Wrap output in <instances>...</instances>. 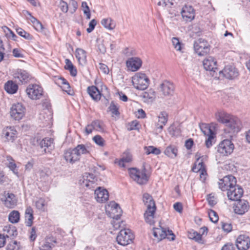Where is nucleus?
<instances>
[{
    "mask_svg": "<svg viewBox=\"0 0 250 250\" xmlns=\"http://www.w3.org/2000/svg\"><path fill=\"white\" fill-rule=\"evenodd\" d=\"M143 200L146 206V210L144 213V217L147 223L150 225L154 223V213L156 207L154 201L152 196L148 193H144L143 197Z\"/></svg>",
    "mask_w": 250,
    "mask_h": 250,
    "instance_id": "f257e3e1",
    "label": "nucleus"
},
{
    "mask_svg": "<svg viewBox=\"0 0 250 250\" xmlns=\"http://www.w3.org/2000/svg\"><path fill=\"white\" fill-rule=\"evenodd\" d=\"M133 87L139 90H144L149 84V79L146 74L142 72L136 73L131 78Z\"/></svg>",
    "mask_w": 250,
    "mask_h": 250,
    "instance_id": "f03ea898",
    "label": "nucleus"
},
{
    "mask_svg": "<svg viewBox=\"0 0 250 250\" xmlns=\"http://www.w3.org/2000/svg\"><path fill=\"white\" fill-rule=\"evenodd\" d=\"M195 157L196 161L192 167V170L195 172H199L200 180L204 182L206 179L207 172L204 165V161L207 160V156H201V154L197 152L195 154Z\"/></svg>",
    "mask_w": 250,
    "mask_h": 250,
    "instance_id": "7ed1b4c3",
    "label": "nucleus"
},
{
    "mask_svg": "<svg viewBox=\"0 0 250 250\" xmlns=\"http://www.w3.org/2000/svg\"><path fill=\"white\" fill-rule=\"evenodd\" d=\"M130 177L139 185L146 184L148 180V176L146 174V169L144 167L141 170L136 168L128 169Z\"/></svg>",
    "mask_w": 250,
    "mask_h": 250,
    "instance_id": "20e7f679",
    "label": "nucleus"
},
{
    "mask_svg": "<svg viewBox=\"0 0 250 250\" xmlns=\"http://www.w3.org/2000/svg\"><path fill=\"white\" fill-rule=\"evenodd\" d=\"M153 234L158 241L166 238L172 241L175 239V235L171 230L167 229V231L166 229L162 228L160 225L158 227L153 228Z\"/></svg>",
    "mask_w": 250,
    "mask_h": 250,
    "instance_id": "39448f33",
    "label": "nucleus"
},
{
    "mask_svg": "<svg viewBox=\"0 0 250 250\" xmlns=\"http://www.w3.org/2000/svg\"><path fill=\"white\" fill-rule=\"evenodd\" d=\"M133 238V235L130 229H123L120 230L116 240L119 244L126 246L132 242Z\"/></svg>",
    "mask_w": 250,
    "mask_h": 250,
    "instance_id": "423d86ee",
    "label": "nucleus"
},
{
    "mask_svg": "<svg viewBox=\"0 0 250 250\" xmlns=\"http://www.w3.org/2000/svg\"><path fill=\"white\" fill-rule=\"evenodd\" d=\"M26 93L29 98L32 100H39L43 95V89L38 84H29L26 89Z\"/></svg>",
    "mask_w": 250,
    "mask_h": 250,
    "instance_id": "0eeeda50",
    "label": "nucleus"
},
{
    "mask_svg": "<svg viewBox=\"0 0 250 250\" xmlns=\"http://www.w3.org/2000/svg\"><path fill=\"white\" fill-rule=\"evenodd\" d=\"M194 48L196 53L200 56L207 54L210 50V45L207 41L199 39L194 43Z\"/></svg>",
    "mask_w": 250,
    "mask_h": 250,
    "instance_id": "6e6552de",
    "label": "nucleus"
},
{
    "mask_svg": "<svg viewBox=\"0 0 250 250\" xmlns=\"http://www.w3.org/2000/svg\"><path fill=\"white\" fill-rule=\"evenodd\" d=\"M25 107L21 103L13 104L10 108V116L15 120H20L24 116Z\"/></svg>",
    "mask_w": 250,
    "mask_h": 250,
    "instance_id": "1a4fd4ad",
    "label": "nucleus"
},
{
    "mask_svg": "<svg viewBox=\"0 0 250 250\" xmlns=\"http://www.w3.org/2000/svg\"><path fill=\"white\" fill-rule=\"evenodd\" d=\"M236 185V180L235 177L229 175L219 180L218 182L219 188L222 191H228Z\"/></svg>",
    "mask_w": 250,
    "mask_h": 250,
    "instance_id": "9d476101",
    "label": "nucleus"
},
{
    "mask_svg": "<svg viewBox=\"0 0 250 250\" xmlns=\"http://www.w3.org/2000/svg\"><path fill=\"white\" fill-rule=\"evenodd\" d=\"M234 145L232 142L226 139L222 141L217 147L218 152L224 156H228L233 151Z\"/></svg>",
    "mask_w": 250,
    "mask_h": 250,
    "instance_id": "9b49d317",
    "label": "nucleus"
},
{
    "mask_svg": "<svg viewBox=\"0 0 250 250\" xmlns=\"http://www.w3.org/2000/svg\"><path fill=\"white\" fill-rule=\"evenodd\" d=\"M238 75V70L232 65H227L222 70L219 71L220 77L222 76L229 80L234 79Z\"/></svg>",
    "mask_w": 250,
    "mask_h": 250,
    "instance_id": "f8f14e48",
    "label": "nucleus"
},
{
    "mask_svg": "<svg viewBox=\"0 0 250 250\" xmlns=\"http://www.w3.org/2000/svg\"><path fill=\"white\" fill-rule=\"evenodd\" d=\"M225 125L228 131L233 134L238 132L240 130L241 123L238 118L231 115Z\"/></svg>",
    "mask_w": 250,
    "mask_h": 250,
    "instance_id": "ddd939ff",
    "label": "nucleus"
},
{
    "mask_svg": "<svg viewBox=\"0 0 250 250\" xmlns=\"http://www.w3.org/2000/svg\"><path fill=\"white\" fill-rule=\"evenodd\" d=\"M104 128V123L101 121L96 120L93 121L89 125H87L85 128V133L86 135H88L91 133L93 131L103 132Z\"/></svg>",
    "mask_w": 250,
    "mask_h": 250,
    "instance_id": "4468645a",
    "label": "nucleus"
},
{
    "mask_svg": "<svg viewBox=\"0 0 250 250\" xmlns=\"http://www.w3.org/2000/svg\"><path fill=\"white\" fill-rule=\"evenodd\" d=\"M160 91L163 96L171 97L174 94L175 86L172 83L164 81L160 84Z\"/></svg>",
    "mask_w": 250,
    "mask_h": 250,
    "instance_id": "2eb2a0df",
    "label": "nucleus"
},
{
    "mask_svg": "<svg viewBox=\"0 0 250 250\" xmlns=\"http://www.w3.org/2000/svg\"><path fill=\"white\" fill-rule=\"evenodd\" d=\"M243 194V189L238 185H235L231 188H229L227 191L228 198L232 201H238Z\"/></svg>",
    "mask_w": 250,
    "mask_h": 250,
    "instance_id": "dca6fc26",
    "label": "nucleus"
},
{
    "mask_svg": "<svg viewBox=\"0 0 250 250\" xmlns=\"http://www.w3.org/2000/svg\"><path fill=\"white\" fill-rule=\"evenodd\" d=\"M234 212L239 215H243L250 209L249 202L245 200H241L236 202L233 207Z\"/></svg>",
    "mask_w": 250,
    "mask_h": 250,
    "instance_id": "f3484780",
    "label": "nucleus"
},
{
    "mask_svg": "<svg viewBox=\"0 0 250 250\" xmlns=\"http://www.w3.org/2000/svg\"><path fill=\"white\" fill-rule=\"evenodd\" d=\"M236 246L238 250H247L250 247V238L245 235H239L236 240Z\"/></svg>",
    "mask_w": 250,
    "mask_h": 250,
    "instance_id": "a211bd4d",
    "label": "nucleus"
},
{
    "mask_svg": "<svg viewBox=\"0 0 250 250\" xmlns=\"http://www.w3.org/2000/svg\"><path fill=\"white\" fill-rule=\"evenodd\" d=\"M203 65L205 70L212 72V75L214 76V73L217 69V62L214 58L208 57L205 59L203 61Z\"/></svg>",
    "mask_w": 250,
    "mask_h": 250,
    "instance_id": "6ab92c4d",
    "label": "nucleus"
},
{
    "mask_svg": "<svg viewBox=\"0 0 250 250\" xmlns=\"http://www.w3.org/2000/svg\"><path fill=\"white\" fill-rule=\"evenodd\" d=\"M106 212H108L110 216L114 218L121 216L122 210L118 204L114 202H111L106 208Z\"/></svg>",
    "mask_w": 250,
    "mask_h": 250,
    "instance_id": "aec40b11",
    "label": "nucleus"
},
{
    "mask_svg": "<svg viewBox=\"0 0 250 250\" xmlns=\"http://www.w3.org/2000/svg\"><path fill=\"white\" fill-rule=\"evenodd\" d=\"M142 61L137 57H132L126 62V65L128 70L131 71H137L142 65Z\"/></svg>",
    "mask_w": 250,
    "mask_h": 250,
    "instance_id": "412c9836",
    "label": "nucleus"
},
{
    "mask_svg": "<svg viewBox=\"0 0 250 250\" xmlns=\"http://www.w3.org/2000/svg\"><path fill=\"white\" fill-rule=\"evenodd\" d=\"M95 198L99 203L106 202L109 198L108 192L105 189L98 187L95 190Z\"/></svg>",
    "mask_w": 250,
    "mask_h": 250,
    "instance_id": "4be33fe9",
    "label": "nucleus"
},
{
    "mask_svg": "<svg viewBox=\"0 0 250 250\" xmlns=\"http://www.w3.org/2000/svg\"><path fill=\"white\" fill-rule=\"evenodd\" d=\"M181 13L183 18L186 21H191L194 19L195 12L191 6H184L182 8Z\"/></svg>",
    "mask_w": 250,
    "mask_h": 250,
    "instance_id": "5701e85b",
    "label": "nucleus"
},
{
    "mask_svg": "<svg viewBox=\"0 0 250 250\" xmlns=\"http://www.w3.org/2000/svg\"><path fill=\"white\" fill-rule=\"evenodd\" d=\"M201 129L204 134L208 136V138L206 140V146L208 148H209L212 145L215 134L210 127L206 125L201 127Z\"/></svg>",
    "mask_w": 250,
    "mask_h": 250,
    "instance_id": "b1692460",
    "label": "nucleus"
},
{
    "mask_svg": "<svg viewBox=\"0 0 250 250\" xmlns=\"http://www.w3.org/2000/svg\"><path fill=\"white\" fill-rule=\"evenodd\" d=\"M13 77L16 81L21 83H27L30 80V75L25 70L17 69L14 73Z\"/></svg>",
    "mask_w": 250,
    "mask_h": 250,
    "instance_id": "393cba45",
    "label": "nucleus"
},
{
    "mask_svg": "<svg viewBox=\"0 0 250 250\" xmlns=\"http://www.w3.org/2000/svg\"><path fill=\"white\" fill-rule=\"evenodd\" d=\"M81 181V184L83 187H85L88 188H94L95 177L93 174L87 173H85Z\"/></svg>",
    "mask_w": 250,
    "mask_h": 250,
    "instance_id": "a878e982",
    "label": "nucleus"
},
{
    "mask_svg": "<svg viewBox=\"0 0 250 250\" xmlns=\"http://www.w3.org/2000/svg\"><path fill=\"white\" fill-rule=\"evenodd\" d=\"M65 160L70 164H74L75 162L79 160L78 156L76 154L74 149H69L66 150L63 154Z\"/></svg>",
    "mask_w": 250,
    "mask_h": 250,
    "instance_id": "bb28decb",
    "label": "nucleus"
},
{
    "mask_svg": "<svg viewBox=\"0 0 250 250\" xmlns=\"http://www.w3.org/2000/svg\"><path fill=\"white\" fill-rule=\"evenodd\" d=\"M5 199L4 201V204L6 207L8 208H14L17 204V199L15 195L11 193H4Z\"/></svg>",
    "mask_w": 250,
    "mask_h": 250,
    "instance_id": "cd10ccee",
    "label": "nucleus"
},
{
    "mask_svg": "<svg viewBox=\"0 0 250 250\" xmlns=\"http://www.w3.org/2000/svg\"><path fill=\"white\" fill-rule=\"evenodd\" d=\"M3 134L4 135L6 140L8 142H13L17 138V132L13 128L10 127H7L3 131Z\"/></svg>",
    "mask_w": 250,
    "mask_h": 250,
    "instance_id": "c85d7f7f",
    "label": "nucleus"
},
{
    "mask_svg": "<svg viewBox=\"0 0 250 250\" xmlns=\"http://www.w3.org/2000/svg\"><path fill=\"white\" fill-rule=\"evenodd\" d=\"M75 55L79 63L82 66H84L86 63V52L81 48H77L75 51Z\"/></svg>",
    "mask_w": 250,
    "mask_h": 250,
    "instance_id": "c756f323",
    "label": "nucleus"
},
{
    "mask_svg": "<svg viewBox=\"0 0 250 250\" xmlns=\"http://www.w3.org/2000/svg\"><path fill=\"white\" fill-rule=\"evenodd\" d=\"M132 156L129 152H125L124 153L123 157L120 159H116L115 163L117 164L120 167H125V163H129L132 161Z\"/></svg>",
    "mask_w": 250,
    "mask_h": 250,
    "instance_id": "7c9ffc66",
    "label": "nucleus"
},
{
    "mask_svg": "<svg viewBox=\"0 0 250 250\" xmlns=\"http://www.w3.org/2000/svg\"><path fill=\"white\" fill-rule=\"evenodd\" d=\"M168 119V114L165 112H161L158 115V121L157 124V128L161 131L164 126L166 125Z\"/></svg>",
    "mask_w": 250,
    "mask_h": 250,
    "instance_id": "2f4dec72",
    "label": "nucleus"
},
{
    "mask_svg": "<svg viewBox=\"0 0 250 250\" xmlns=\"http://www.w3.org/2000/svg\"><path fill=\"white\" fill-rule=\"evenodd\" d=\"M231 115L224 111H218L215 114L216 120L219 123L226 125Z\"/></svg>",
    "mask_w": 250,
    "mask_h": 250,
    "instance_id": "473e14b6",
    "label": "nucleus"
},
{
    "mask_svg": "<svg viewBox=\"0 0 250 250\" xmlns=\"http://www.w3.org/2000/svg\"><path fill=\"white\" fill-rule=\"evenodd\" d=\"M164 154L171 159H174L177 156L178 149L175 146L169 145L165 149Z\"/></svg>",
    "mask_w": 250,
    "mask_h": 250,
    "instance_id": "72a5a7b5",
    "label": "nucleus"
},
{
    "mask_svg": "<svg viewBox=\"0 0 250 250\" xmlns=\"http://www.w3.org/2000/svg\"><path fill=\"white\" fill-rule=\"evenodd\" d=\"M87 92L90 96L95 101H99L101 97V94L98 89L95 86H89Z\"/></svg>",
    "mask_w": 250,
    "mask_h": 250,
    "instance_id": "f704fd0d",
    "label": "nucleus"
},
{
    "mask_svg": "<svg viewBox=\"0 0 250 250\" xmlns=\"http://www.w3.org/2000/svg\"><path fill=\"white\" fill-rule=\"evenodd\" d=\"M33 211L30 207L26 208L25 212V224L27 226L30 227L33 224Z\"/></svg>",
    "mask_w": 250,
    "mask_h": 250,
    "instance_id": "c9c22d12",
    "label": "nucleus"
},
{
    "mask_svg": "<svg viewBox=\"0 0 250 250\" xmlns=\"http://www.w3.org/2000/svg\"><path fill=\"white\" fill-rule=\"evenodd\" d=\"M18 85L12 81H8L4 85V89L9 94H14L18 90Z\"/></svg>",
    "mask_w": 250,
    "mask_h": 250,
    "instance_id": "e433bc0d",
    "label": "nucleus"
},
{
    "mask_svg": "<svg viewBox=\"0 0 250 250\" xmlns=\"http://www.w3.org/2000/svg\"><path fill=\"white\" fill-rule=\"evenodd\" d=\"M101 24L105 28L109 30H113L116 27L115 22L110 18L103 19L101 21Z\"/></svg>",
    "mask_w": 250,
    "mask_h": 250,
    "instance_id": "4c0bfd02",
    "label": "nucleus"
},
{
    "mask_svg": "<svg viewBox=\"0 0 250 250\" xmlns=\"http://www.w3.org/2000/svg\"><path fill=\"white\" fill-rule=\"evenodd\" d=\"M58 83L61 85L62 90L67 92L69 95H72L70 86L68 82L63 78L60 77L58 79Z\"/></svg>",
    "mask_w": 250,
    "mask_h": 250,
    "instance_id": "58836bf2",
    "label": "nucleus"
},
{
    "mask_svg": "<svg viewBox=\"0 0 250 250\" xmlns=\"http://www.w3.org/2000/svg\"><path fill=\"white\" fill-rule=\"evenodd\" d=\"M53 140L49 138H45L40 141L39 145L41 148H43L44 151L46 153V149L52 147Z\"/></svg>",
    "mask_w": 250,
    "mask_h": 250,
    "instance_id": "ea45409f",
    "label": "nucleus"
},
{
    "mask_svg": "<svg viewBox=\"0 0 250 250\" xmlns=\"http://www.w3.org/2000/svg\"><path fill=\"white\" fill-rule=\"evenodd\" d=\"M74 149L79 159L82 155L86 154L89 153L86 147L83 144L78 145L74 148Z\"/></svg>",
    "mask_w": 250,
    "mask_h": 250,
    "instance_id": "a19ab883",
    "label": "nucleus"
},
{
    "mask_svg": "<svg viewBox=\"0 0 250 250\" xmlns=\"http://www.w3.org/2000/svg\"><path fill=\"white\" fill-rule=\"evenodd\" d=\"M143 97L147 102H152L155 98V92L150 89L143 93Z\"/></svg>",
    "mask_w": 250,
    "mask_h": 250,
    "instance_id": "79ce46f5",
    "label": "nucleus"
},
{
    "mask_svg": "<svg viewBox=\"0 0 250 250\" xmlns=\"http://www.w3.org/2000/svg\"><path fill=\"white\" fill-rule=\"evenodd\" d=\"M20 218V213L18 211L13 210L9 214L8 220L13 224L19 222Z\"/></svg>",
    "mask_w": 250,
    "mask_h": 250,
    "instance_id": "37998d69",
    "label": "nucleus"
},
{
    "mask_svg": "<svg viewBox=\"0 0 250 250\" xmlns=\"http://www.w3.org/2000/svg\"><path fill=\"white\" fill-rule=\"evenodd\" d=\"M55 4L62 13H66L68 11V4L63 0H57Z\"/></svg>",
    "mask_w": 250,
    "mask_h": 250,
    "instance_id": "c03bdc74",
    "label": "nucleus"
},
{
    "mask_svg": "<svg viewBox=\"0 0 250 250\" xmlns=\"http://www.w3.org/2000/svg\"><path fill=\"white\" fill-rule=\"evenodd\" d=\"M7 160L8 161L7 167L15 175H18V171L17 168V165L15 164L14 160L10 156L7 157Z\"/></svg>",
    "mask_w": 250,
    "mask_h": 250,
    "instance_id": "a18cd8bd",
    "label": "nucleus"
},
{
    "mask_svg": "<svg viewBox=\"0 0 250 250\" xmlns=\"http://www.w3.org/2000/svg\"><path fill=\"white\" fill-rule=\"evenodd\" d=\"M3 231L6 233L7 237L17 235V231L14 227L5 226L3 228Z\"/></svg>",
    "mask_w": 250,
    "mask_h": 250,
    "instance_id": "49530a36",
    "label": "nucleus"
},
{
    "mask_svg": "<svg viewBox=\"0 0 250 250\" xmlns=\"http://www.w3.org/2000/svg\"><path fill=\"white\" fill-rule=\"evenodd\" d=\"M145 150L146 153L147 155L150 154L151 153L158 155L160 154L161 151L159 149L153 146H149L145 147Z\"/></svg>",
    "mask_w": 250,
    "mask_h": 250,
    "instance_id": "de8ad7c7",
    "label": "nucleus"
},
{
    "mask_svg": "<svg viewBox=\"0 0 250 250\" xmlns=\"http://www.w3.org/2000/svg\"><path fill=\"white\" fill-rule=\"evenodd\" d=\"M174 0H158V5L163 8H169L173 4Z\"/></svg>",
    "mask_w": 250,
    "mask_h": 250,
    "instance_id": "09e8293b",
    "label": "nucleus"
},
{
    "mask_svg": "<svg viewBox=\"0 0 250 250\" xmlns=\"http://www.w3.org/2000/svg\"><path fill=\"white\" fill-rule=\"evenodd\" d=\"M16 31L18 35L24 38L25 39L28 40L32 39V37L29 33L26 32L21 28H17Z\"/></svg>",
    "mask_w": 250,
    "mask_h": 250,
    "instance_id": "8fccbe9b",
    "label": "nucleus"
},
{
    "mask_svg": "<svg viewBox=\"0 0 250 250\" xmlns=\"http://www.w3.org/2000/svg\"><path fill=\"white\" fill-rule=\"evenodd\" d=\"M6 250H21L20 244L16 241H12L8 244Z\"/></svg>",
    "mask_w": 250,
    "mask_h": 250,
    "instance_id": "3c124183",
    "label": "nucleus"
},
{
    "mask_svg": "<svg viewBox=\"0 0 250 250\" xmlns=\"http://www.w3.org/2000/svg\"><path fill=\"white\" fill-rule=\"evenodd\" d=\"M208 215L209 220L213 223H216L218 221V216L217 213L213 210L210 209L208 211Z\"/></svg>",
    "mask_w": 250,
    "mask_h": 250,
    "instance_id": "603ef678",
    "label": "nucleus"
},
{
    "mask_svg": "<svg viewBox=\"0 0 250 250\" xmlns=\"http://www.w3.org/2000/svg\"><path fill=\"white\" fill-rule=\"evenodd\" d=\"M69 13L71 14H74L78 8V3L75 0H70L69 2Z\"/></svg>",
    "mask_w": 250,
    "mask_h": 250,
    "instance_id": "864d4df0",
    "label": "nucleus"
},
{
    "mask_svg": "<svg viewBox=\"0 0 250 250\" xmlns=\"http://www.w3.org/2000/svg\"><path fill=\"white\" fill-rule=\"evenodd\" d=\"M207 200L210 206L213 207L217 203V198L213 193L209 194L208 195Z\"/></svg>",
    "mask_w": 250,
    "mask_h": 250,
    "instance_id": "5fc2aeb1",
    "label": "nucleus"
},
{
    "mask_svg": "<svg viewBox=\"0 0 250 250\" xmlns=\"http://www.w3.org/2000/svg\"><path fill=\"white\" fill-rule=\"evenodd\" d=\"M171 41L174 48L177 51H181L182 50V44L179 39L177 38H172Z\"/></svg>",
    "mask_w": 250,
    "mask_h": 250,
    "instance_id": "6e6d98bb",
    "label": "nucleus"
},
{
    "mask_svg": "<svg viewBox=\"0 0 250 250\" xmlns=\"http://www.w3.org/2000/svg\"><path fill=\"white\" fill-rule=\"evenodd\" d=\"M46 206L45 201L43 199L40 198L36 202V206L39 210L44 211L45 206Z\"/></svg>",
    "mask_w": 250,
    "mask_h": 250,
    "instance_id": "4d7b16f0",
    "label": "nucleus"
},
{
    "mask_svg": "<svg viewBox=\"0 0 250 250\" xmlns=\"http://www.w3.org/2000/svg\"><path fill=\"white\" fill-rule=\"evenodd\" d=\"M188 237L191 239H193L197 242L201 241L202 236L201 234L196 231L190 232L188 234Z\"/></svg>",
    "mask_w": 250,
    "mask_h": 250,
    "instance_id": "13d9d810",
    "label": "nucleus"
},
{
    "mask_svg": "<svg viewBox=\"0 0 250 250\" xmlns=\"http://www.w3.org/2000/svg\"><path fill=\"white\" fill-rule=\"evenodd\" d=\"M94 142L98 145L100 146H103L104 145V140L100 135H96L93 138Z\"/></svg>",
    "mask_w": 250,
    "mask_h": 250,
    "instance_id": "bf43d9fd",
    "label": "nucleus"
},
{
    "mask_svg": "<svg viewBox=\"0 0 250 250\" xmlns=\"http://www.w3.org/2000/svg\"><path fill=\"white\" fill-rule=\"evenodd\" d=\"M97 24V21L95 19L92 20L88 24V28H87L86 31L88 33H91L94 29Z\"/></svg>",
    "mask_w": 250,
    "mask_h": 250,
    "instance_id": "052dcab7",
    "label": "nucleus"
},
{
    "mask_svg": "<svg viewBox=\"0 0 250 250\" xmlns=\"http://www.w3.org/2000/svg\"><path fill=\"white\" fill-rule=\"evenodd\" d=\"M109 110L111 112V113L114 115H119V112L118 111V108L117 106L113 103H112L109 107Z\"/></svg>",
    "mask_w": 250,
    "mask_h": 250,
    "instance_id": "680f3d73",
    "label": "nucleus"
},
{
    "mask_svg": "<svg viewBox=\"0 0 250 250\" xmlns=\"http://www.w3.org/2000/svg\"><path fill=\"white\" fill-rule=\"evenodd\" d=\"M138 123L137 121H134L131 122L130 124L128 125L127 130H132L135 129H138Z\"/></svg>",
    "mask_w": 250,
    "mask_h": 250,
    "instance_id": "e2e57ef3",
    "label": "nucleus"
},
{
    "mask_svg": "<svg viewBox=\"0 0 250 250\" xmlns=\"http://www.w3.org/2000/svg\"><path fill=\"white\" fill-rule=\"evenodd\" d=\"M52 245V244L45 242L41 246L40 250H51Z\"/></svg>",
    "mask_w": 250,
    "mask_h": 250,
    "instance_id": "0e129e2a",
    "label": "nucleus"
},
{
    "mask_svg": "<svg viewBox=\"0 0 250 250\" xmlns=\"http://www.w3.org/2000/svg\"><path fill=\"white\" fill-rule=\"evenodd\" d=\"M222 228L223 230L227 233L229 232L232 229V227L230 224L222 223Z\"/></svg>",
    "mask_w": 250,
    "mask_h": 250,
    "instance_id": "69168bd1",
    "label": "nucleus"
},
{
    "mask_svg": "<svg viewBox=\"0 0 250 250\" xmlns=\"http://www.w3.org/2000/svg\"><path fill=\"white\" fill-rule=\"evenodd\" d=\"M33 25L37 31H41L43 30V25L38 20H37L35 22H34Z\"/></svg>",
    "mask_w": 250,
    "mask_h": 250,
    "instance_id": "338daca9",
    "label": "nucleus"
},
{
    "mask_svg": "<svg viewBox=\"0 0 250 250\" xmlns=\"http://www.w3.org/2000/svg\"><path fill=\"white\" fill-rule=\"evenodd\" d=\"M221 250H235V249L232 244L229 243L225 245Z\"/></svg>",
    "mask_w": 250,
    "mask_h": 250,
    "instance_id": "774afa93",
    "label": "nucleus"
}]
</instances>
